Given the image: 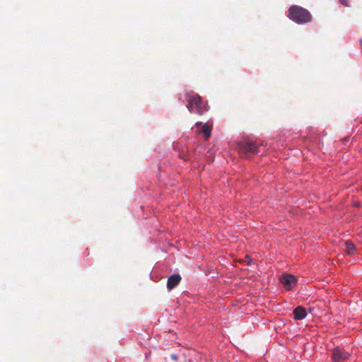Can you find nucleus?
<instances>
[{"instance_id":"7ed1b4c3","label":"nucleus","mask_w":362,"mask_h":362,"mask_svg":"<svg viewBox=\"0 0 362 362\" xmlns=\"http://www.w3.org/2000/svg\"><path fill=\"white\" fill-rule=\"evenodd\" d=\"M238 150L242 156L249 158L258 153V146L255 141L247 139L238 144Z\"/></svg>"},{"instance_id":"f8f14e48","label":"nucleus","mask_w":362,"mask_h":362,"mask_svg":"<svg viewBox=\"0 0 362 362\" xmlns=\"http://www.w3.org/2000/svg\"><path fill=\"white\" fill-rule=\"evenodd\" d=\"M201 124H202V123H201V122H197V123H196V125H197V126H199V125H201Z\"/></svg>"},{"instance_id":"ddd939ff","label":"nucleus","mask_w":362,"mask_h":362,"mask_svg":"<svg viewBox=\"0 0 362 362\" xmlns=\"http://www.w3.org/2000/svg\"><path fill=\"white\" fill-rule=\"evenodd\" d=\"M172 357H173L174 359H175V358H176V356H174V355H173Z\"/></svg>"},{"instance_id":"1a4fd4ad","label":"nucleus","mask_w":362,"mask_h":362,"mask_svg":"<svg viewBox=\"0 0 362 362\" xmlns=\"http://www.w3.org/2000/svg\"><path fill=\"white\" fill-rule=\"evenodd\" d=\"M344 250L349 255H353L355 254L356 247L351 242L346 241L344 243Z\"/></svg>"},{"instance_id":"0eeeda50","label":"nucleus","mask_w":362,"mask_h":362,"mask_svg":"<svg viewBox=\"0 0 362 362\" xmlns=\"http://www.w3.org/2000/svg\"><path fill=\"white\" fill-rule=\"evenodd\" d=\"M293 313L294 318L298 320L304 319L307 315L305 309L301 306H298L293 310Z\"/></svg>"},{"instance_id":"f257e3e1","label":"nucleus","mask_w":362,"mask_h":362,"mask_svg":"<svg viewBox=\"0 0 362 362\" xmlns=\"http://www.w3.org/2000/svg\"><path fill=\"white\" fill-rule=\"evenodd\" d=\"M288 17L298 24L307 23L312 21L310 13L307 9L298 6H292L289 8Z\"/></svg>"},{"instance_id":"20e7f679","label":"nucleus","mask_w":362,"mask_h":362,"mask_svg":"<svg viewBox=\"0 0 362 362\" xmlns=\"http://www.w3.org/2000/svg\"><path fill=\"white\" fill-rule=\"evenodd\" d=\"M279 280L286 290H291L297 283V278L290 273L282 274Z\"/></svg>"},{"instance_id":"9b49d317","label":"nucleus","mask_w":362,"mask_h":362,"mask_svg":"<svg viewBox=\"0 0 362 362\" xmlns=\"http://www.w3.org/2000/svg\"><path fill=\"white\" fill-rule=\"evenodd\" d=\"M341 4L344 5V6H348L347 4V0H339Z\"/></svg>"},{"instance_id":"39448f33","label":"nucleus","mask_w":362,"mask_h":362,"mask_svg":"<svg viewBox=\"0 0 362 362\" xmlns=\"http://www.w3.org/2000/svg\"><path fill=\"white\" fill-rule=\"evenodd\" d=\"M349 354L339 347H337L332 350V362H343L349 358Z\"/></svg>"},{"instance_id":"9d476101","label":"nucleus","mask_w":362,"mask_h":362,"mask_svg":"<svg viewBox=\"0 0 362 362\" xmlns=\"http://www.w3.org/2000/svg\"><path fill=\"white\" fill-rule=\"evenodd\" d=\"M245 261H246V262H247V265H250V264H251V262H252V259L250 258V256L247 255V256L245 257Z\"/></svg>"},{"instance_id":"423d86ee","label":"nucleus","mask_w":362,"mask_h":362,"mask_svg":"<svg viewBox=\"0 0 362 362\" xmlns=\"http://www.w3.org/2000/svg\"><path fill=\"white\" fill-rule=\"evenodd\" d=\"M182 278L179 274H173L171 275L167 281V288L168 290H172L176 287L180 282Z\"/></svg>"},{"instance_id":"f03ea898","label":"nucleus","mask_w":362,"mask_h":362,"mask_svg":"<svg viewBox=\"0 0 362 362\" xmlns=\"http://www.w3.org/2000/svg\"><path fill=\"white\" fill-rule=\"evenodd\" d=\"M187 107L190 112L199 115H203L207 110L205 103L195 93L189 94Z\"/></svg>"},{"instance_id":"6e6552de","label":"nucleus","mask_w":362,"mask_h":362,"mask_svg":"<svg viewBox=\"0 0 362 362\" xmlns=\"http://www.w3.org/2000/svg\"><path fill=\"white\" fill-rule=\"evenodd\" d=\"M211 129H212L211 126H210L207 123H205L202 127V129L199 131V132L202 133L204 135V137L206 139H208L211 136Z\"/></svg>"}]
</instances>
